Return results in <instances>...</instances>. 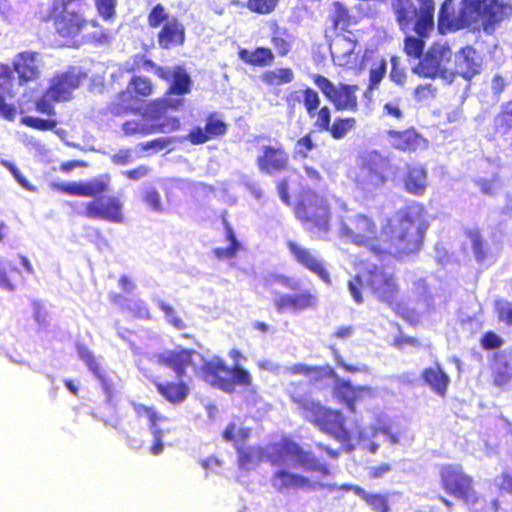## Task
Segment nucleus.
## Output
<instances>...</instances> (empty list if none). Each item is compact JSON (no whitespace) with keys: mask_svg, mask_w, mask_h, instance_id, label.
<instances>
[{"mask_svg":"<svg viewBox=\"0 0 512 512\" xmlns=\"http://www.w3.org/2000/svg\"><path fill=\"white\" fill-rule=\"evenodd\" d=\"M427 227L422 208L411 206L396 213L382 228L381 239L384 246L375 244L377 225L364 214H356L343 220L340 236L357 246L370 248L376 255L388 252L395 257H402L420 249Z\"/></svg>","mask_w":512,"mask_h":512,"instance_id":"nucleus-1","label":"nucleus"},{"mask_svg":"<svg viewBox=\"0 0 512 512\" xmlns=\"http://www.w3.org/2000/svg\"><path fill=\"white\" fill-rule=\"evenodd\" d=\"M147 359L159 366L171 369L178 377L185 375V369L191 367L194 372L202 370L205 380L225 392L234 391L235 385L251 384L250 373L239 365L228 368L220 359L206 361L204 357L188 349L165 350L149 353Z\"/></svg>","mask_w":512,"mask_h":512,"instance_id":"nucleus-2","label":"nucleus"},{"mask_svg":"<svg viewBox=\"0 0 512 512\" xmlns=\"http://www.w3.org/2000/svg\"><path fill=\"white\" fill-rule=\"evenodd\" d=\"M299 403L304 418L341 442L347 452L353 451L356 445H359L371 453H376L380 442L388 441L391 444L398 442V437L388 429L375 426L359 428L357 436H354L345 428L344 417L340 412L326 408L310 399H303Z\"/></svg>","mask_w":512,"mask_h":512,"instance_id":"nucleus-3","label":"nucleus"},{"mask_svg":"<svg viewBox=\"0 0 512 512\" xmlns=\"http://www.w3.org/2000/svg\"><path fill=\"white\" fill-rule=\"evenodd\" d=\"M348 290L358 304L363 302L362 290L368 291L380 302L392 304L398 295L399 286L392 271L382 265L365 263L349 280Z\"/></svg>","mask_w":512,"mask_h":512,"instance_id":"nucleus-4","label":"nucleus"},{"mask_svg":"<svg viewBox=\"0 0 512 512\" xmlns=\"http://www.w3.org/2000/svg\"><path fill=\"white\" fill-rule=\"evenodd\" d=\"M393 0L392 8L397 23L404 33L414 31L418 36L426 37L434 28L435 4L433 0Z\"/></svg>","mask_w":512,"mask_h":512,"instance_id":"nucleus-5","label":"nucleus"},{"mask_svg":"<svg viewBox=\"0 0 512 512\" xmlns=\"http://www.w3.org/2000/svg\"><path fill=\"white\" fill-rule=\"evenodd\" d=\"M271 462L280 467L288 466L323 475L329 474V468L325 463H321L313 453L303 450L299 444L289 439H284L274 446Z\"/></svg>","mask_w":512,"mask_h":512,"instance_id":"nucleus-6","label":"nucleus"},{"mask_svg":"<svg viewBox=\"0 0 512 512\" xmlns=\"http://www.w3.org/2000/svg\"><path fill=\"white\" fill-rule=\"evenodd\" d=\"M451 57L452 51L446 43H435L412 66V72L420 77L441 78L446 83H452L454 73L445 66Z\"/></svg>","mask_w":512,"mask_h":512,"instance_id":"nucleus-7","label":"nucleus"},{"mask_svg":"<svg viewBox=\"0 0 512 512\" xmlns=\"http://www.w3.org/2000/svg\"><path fill=\"white\" fill-rule=\"evenodd\" d=\"M387 167V159L377 151L363 152L357 162L356 185L364 192H373L385 183Z\"/></svg>","mask_w":512,"mask_h":512,"instance_id":"nucleus-8","label":"nucleus"},{"mask_svg":"<svg viewBox=\"0 0 512 512\" xmlns=\"http://www.w3.org/2000/svg\"><path fill=\"white\" fill-rule=\"evenodd\" d=\"M295 213L305 229L318 237H323L329 231V209L322 197L312 194L307 199H303Z\"/></svg>","mask_w":512,"mask_h":512,"instance_id":"nucleus-9","label":"nucleus"},{"mask_svg":"<svg viewBox=\"0 0 512 512\" xmlns=\"http://www.w3.org/2000/svg\"><path fill=\"white\" fill-rule=\"evenodd\" d=\"M314 83L335 106L336 110L357 111L358 102L355 95L357 86L342 83L337 86L322 75H315Z\"/></svg>","mask_w":512,"mask_h":512,"instance_id":"nucleus-10","label":"nucleus"},{"mask_svg":"<svg viewBox=\"0 0 512 512\" xmlns=\"http://www.w3.org/2000/svg\"><path fill=\"white\" fill-rule=\"evenodd\" d=\"M144 68L152 70L159 78L169 82L170 94L182 96L191 90L192 80L183 66H158L152 60H145Z\"/></svg>","mask_w":512,"mask_h":512,"instance_id":"nucleus-11","label":"nucleus"},{"mask_svg":"<svg viewBox=\"0 0 512 512\" xmlns=\"http://www.w3.org/2000/svg\"><path fill=\"white\" fill-rule=\"evenodd\" d=\"M443 485L447 492L464 500L467 504L477 503L475 492L472 488V479L464 474L459 466H446L441 471Z\"/></svg>","mask_w":512,"mask_h":512,"instance_id":"nucleus-12","label":"nucleus"},{"mask_svg":"<svg viewBox=\"0 0 512 512\" xmlns=\"http://www.w3.org/2000/svg\"><path fill=\"white\" fill-rule=\"evenodd\" d=\"M132 406L139 418H144L148 421L149 430L153 436L151 453L156 456L160 455L164 450L163 438L170 432L168 418L158 414L152 407L134 402Z\"/></svg>","mask_w":512,"mask_h":512,"instance_id":"nucleus-13","label":"nucleus"},{"mask_svg":"<svg viewBox=\"0 0 512 512\" xmlns=\"http://www.w3.org/2000/svg\"><path fill=\"white\" fill-rule=\"evenodd\" d=\"M482 57L471 46H466L460 49L455 55V74L460 75L465 80V86L462 94L460 95V103H464L468 97L470 89L469 81L481 72Z\"/></svg>","mask_w":512,"mask_h":512,"instance_id":"nucleus-14","label":"nucleus"},{"mask_svg":"<svg viewBox=\"0 0 512 512\" xmlns=\"http://www.w3.org/2000/svg\"><path fill=\"white\" fill-rule=\"evenodd\" d=\"M84 76L85 74L77 67H72L64 73L55 75L47 89L48 97H52L54 102L69 100L72 92L79 87Z\"/></svg>","mask_w":512,"mask_h":512,"instance_id":"nucleus-15","label":"nucleus"},{"mask_svg":"<svg viewBox=\"0 0 512 512\" xmlns=\"http://www.w3.org/2000/svg\"><path fill=\"white\" fill-rule=\"evenodd\" d=\"M86 216L92 219L120 223L123 221L122 203L114 196L100 197L87 204Z\"/></svg>","mask_w":512,"mask_h":512,"instance_id":"nucleus-16","label":"nucleus"},{"mask_svg":"<svg viewBox=\"0 0 512 512\" xmlns=\"http://www.w3.org/2000/svg\"><path fill=\"white\" fill-rule=\"evenodd\" d=\"M287 247L297 263L316 274L325 283L330 282V276L322 260L311 250L289 240Z\"/></svg>","mask_w":512,"mask_h":512,"instance_id":"nucleus-17","label":"nucleus"},{"mask_svg":"<svg viewBox=\"0 0 512 512\" xmlns=\"http://www.w3.org/2000/svg\"><path fill=\"white\" fill-rule=\"evenodd\" d=\"M77 353L88 369L99 380L101 388L105 394V401L111 404L114 395V383L112 377L101 368L93 353L87 347L78 344Z\"/></svg>","mask_w":512,"mask_h":512,"instance_id":"nucleus-18","label":"nucleus"},{"mask_svg":"<svg viewBox=\"0 0 512 512\" xmlns=\"http://www.w3.org/2000/svg\"><path fill=\"white\" fill-rule=\"evenodd\" d=\"M180 127V121L177 118L168 120L167 122L156 123L149 119L141 118L137 120L126 121L122 130L126 135H149L158 132L175 131Z\"/></svg>","mask_w":512,"mask_h":512,"instance_id":"nucleus-19","label":"nucleus"},{"mask_svg":"<svg viewBox=\"0 0 512 512\" xmlns=\"http://www.w3.org/2000/svg\"><path fill=\"white\" fill-rule=\"evenodd\" d=\"M227 124L218 113L210 114L206 119L205 127L197 126L193 128L187 136V139L194 145L203 144L211 139L225 135Z\"/></svg>","mask_w":512,"mask_h":512,"instance_id":"nucleus-20","label":"nucleus"},{"mask_svg":"<svg viewBox=\"0 0 512 512\" xmlns=\"http://www.w3.org/2000/svg\"><path fill=\"white\" fill-rule=\"evenodd\" d=\"M273 303L279 313L286 311L298 312L313 307L316 303V298L308 291L296 294L274 292Z\"/></svg>","mask_w":512,"mask_h":512,"instance_id":"nucleus-21","label":"nucleus"},{"mask_svg":"<svg viewBox=\"0 0 512 512\" xmlns=\"http://www.w3.org/2000/svg\"><path fill=\"white\" fill-rule=\"evenodd\" d=\"M289 156L282 147L264 146L263 154L257 157L260 171L273 174L284 170L288 165Z\"/></svg>","mask_w":512,"mask_h":512,"instance_id":"nucleus-22","label":"nucleus"},{"mask_svg":"<svg viewBox=\"0 0 512 512\" xmlns=\"http://www.w3.org/2000/svg\"><path fill=\"white\" fill-rule=\"evenodd\" d=\"M40 64L39 55L29 51L19 53L13 60L14 71L21 83L37 79L40 75Z\"/></svg>","mask_w":512,"mask_h":512,"instance_id":"nucleus-23","label":"nucleus"},{"mask_svg":"<svg viewBox=\"0 0 512 512\" xmlns=\"http://www.w3.org/2000/svg\"><path fill=\"white\" fill-rule=\"evenodd\" d=\"M512 14V6L503 0H485V11L483 12V29L490 33L494 31L495 25Z\"/></svg>","mask_w":512,"mask_h":512,"instance_id":"nucleus-24","label":"nucleus"},{"mask_svg":"<svg viewBox=\"0 0 512 512\" xmlns=\"http://www.w3.org/2000/svg\"><path fill=\"white\" fill-rule=\"evenodd\" d=\"M185 41V29L176 18L166 21L158 33V44L162 49H171Z\"/></svg>","mask_w":512,"mask_h":512,"instance_id":"nucleus-25","label":"nucleus"},{"mask_svg":"<svg viewBox=\"0 0 512 512\" xmlns=\"http://www.w3.org/2000/svg\"><path fill=\"white\" fill-rule=\"evenodd\" d=\"M485 11V0H462L458 14V27L465 28L481 21L483 23V12Z\"/></svg>","mask_w":512,"mask_h":512,"instance_id":"nucleus-26","label":"nucleus"},{"mask_svg":"<svg viewBox=\"0 0 512 512\" xmlns=\"http://www.w3.org/2000/svg\"><path fill=\"white\" fill-rule=\"evenodd\" d=\"M63 13L56 19L55 26L57 32L63 37L76 36L82 29L84 20L82 16L75 12H68L64 3Z\"/></svg>","mask_w":512,"mask_h":512,"instance_id":"nucleus-27","label":"nucleus"},{"mask_svg":"<svg viewBox=\"0 0 512 512\" xmlns=\"http://www.w3.org/2000/svg\"><path fill=\"white\" fill-rule=\"evenodd\" d=\"M175 375H177L175 373ZM186 374L184 375V377ZM179 382H166V383H155L157 391L161 394L167 401L177 404L182 403L186 400L189 394L188 385L182 380V377H178Z\"/></svg>","mask_w":512,"mask_h":512,"instance_id":"nucleus-28","label":"nucleus"},{"mask_svg":"<svg viewBox=\"0 0 512 512\" xmlns=\"http://www.w3.org/2000/svg\"><path fill=\"white\" fill-rule=\"evenodd\" d=\"M407 192L416 196L423 195L427 187V172L421 165L408 166L404 178Z\"/></svg>","mask_w":512,"mask_h":512,"instance_id":"nucleus-29","label":"nucleus"},{"mask_svg":"<svg viewBox=\"0 0 512 512\" xmlns=\"http://www.w3.org/2000/svg\"><path fill=\"white\" fill-rule=\"evenodd\" d=\"M422 379L437 395L444 396L446 394L450 378L439 364L424 369Z\"/></svg>","mask_w":512,"mask_h":512,"instance_id":"nucleus-30","label":"nucleus"},{"mask_svg":"<svg viewBox=\"0 0 512 512\" xmlns=\"http://www.w3.org/2000/svg\"><path fill=\"white\" fill-rule=\"evenodd\" d=\"M388 135L391 145L402 151H415L423 140L415 130H405L403 132L390 130Z\"/></svg>","mask_w":512,"mask_h":512,"instance_id":"nucleus-31","label":"nucleus"},{"mask_svg":"<svg viewBox=\"0 0 512 512\" xmlns=\"http://www.w3.org/2000/svg\"><path fill=\"white\" fill-rule=\"evenodd\" d=\"M309 479L299 474L289 472L285 469L277 470L272 479V485L279 491L288 488H301L307 485Z\"/></svg>","mask_w":512,"mask_h":512,"instance_id":"nucleus-32","label":"nucleus"},{"mask_svg":"<svg viewBox=\"0 0 512 512\" xmlns=\"http://www.w3.org/2000/svg\"><path fill=\"white\" fill-rule=\"evenodd\" d=\"M361 391V388L353 387L349 381H345L339 377H336L334 394L341 402L347 406L351 412L355 411V402Z\"/></svg>","mask_w":512,"mask_h":512,"instance_id":"nucleus-33","label":"nucleus"},{"mask_svg":"<svg viewBox=\"0 0 512 512\" xmlns=\"http://www.w3.org/2000/svg\"><path fill=\"white\" fill-rule=\"evenodd\" d=\"M438 29L441 33L446 30H458V16H455V4L453 0H445L438 13Z\"/></svg>","mask_w":512,"mask_h":512,"instance_id":"nucleus-34","label":"nucleus"},{"mask_svg":"<svg viewBox=\"0 0 512 512\" xmlns=\"http://www.w3.org/2000/svg\"><path fill=\"white\" fill-rule=\"evenodd\" d=\"M238 465L243 470L255 468L263 458V449L255 446H236Z\"/></svg>","mask_w":512,"mask_h":512,"instance_id":"nucleus-35","label":"nucleus"},{"mask_svg":"<svg viewBox=\"0 0 512 512\" xmlns=\"http://www.w3.org/2000/svg\"><path fill=\"white\" fill-rule=\"evenodd\" d=\"M494 383L498 387L507 385L512 379V364L507 355L498 353L493 366Z\"/></svg>","mask_w":512,"mask_h":512,"instance_id":"nucleus-36","label":"nucleus"},{"mask_svg":"<svg viewBox=\"0 0 512 512\" xmlns=\"http://www.w3.org/2000/svg\"><path fill=\"white\" fill-rule=\"evenodd\" d=\"M239 58L247 64L254 66H267L273 62L274 55L271 49L258 47L254 51L241 49L239 51Z\"/></svg>","mask_w":512,"mask_h":512,"instance_id":"nucleus-37","label":"nucleus"},{"mask_svg":"<svg viewBox=\"0 0 512 512\" xmlns=\"http://www.w3.org/2000/svg\"><path fill=\"white\" fill-rule=\"evenodd\" d=\"M261 80L270 86L283 85L294 80V73L290 68H279L265 71L261 75Z\"/></svg>","mask_w":512,"mask_h":512,"instance_id":"nucleus-38","label":"nucleus"},{"mask_svg":"<svg viewBox=\"0 0 512 512\" xmlns=\"http://www.w3.org/2000/svg\"><path fill=\"white\" fill-rule=\"evenodd\" d=\"M468 237L471 242L474 257L478 262H483L489 249L488 243L483 239L477 230L469 231Z\"/></svg>","mask_w":512,"mask_h":512,"instance_id":"nucleus-39","label":"nucleus"},{"mask_svg":"<svg viewBox=\"0 0 512 512\" xmlns=\"http://www.w3.org/2000/svg\"><path fill=\"white\" fill-rule=\"evenodd\" d=\"M227 238L230 242L227 247H218L213 249V254L220 260H229L235 257L238 250L240 249V243L238 242L232 229H228Z\"/></svg>","mask_w":512,"mask_h":512,"instance_id":"nucleus-40","label":"nucleus"},{"mask_svg":"<svg viewBox=\"0 0 512 512\" xmlns=\"http://www.w3.org/2000/svg\"><path fill=\"white\" fill-rule=\"evenodd\" d=\"M356 125L355 118H337L334 120L330 129L331 136L334 139L344 138Z\"/></svg>","mask_w":512,"mask_h":512,"instance_id":"nucleus-41","label":"nucleus"},{"mask_svg":"<svg viewBox=\"0 0 512 512\" xmlns=\"http://www.w3.org/2000/svg\"><path fill=\"white\" fill-rule=\"evenodd\" d=\"M412 290L426 308H431L434 305L433 295L424 278H419L414 281Z\"/></svg>","mask_w":512,"mask_h":512,"instance_id":"nucleus-42","label":"nucleus"},{"mask_svg":"<svg viewBox=\"0 0 512 512\" xmlns=\"http://www.w3.org/2000/svg\"><path fill=\"white\" fill-rule=\"evenodd\" d=\"M183 101L182 98L157 100L149 107V113L155 118L160 117L168 108L178 109L183 104Z\"/></svg>","mask_w":512,"mask_h":512,"instance_id":"nucleus-43","label":"nucleus"},{"mask_svg":"<svg viewBox=\"0 0 512 512\" xmlns=\"http://www.w3.org/2000/svg\"><path fill=\"white\" fill-rule=\"evenodd\" d=\"M421 36L407 35L404 40V51L408 56L419 59L423 55L425 42Z\"/></svg>","mask_w":512,"mask_h":512,"instance_id":"nucleus-44","label":"nucleus"},{"mask_svg":"<svg viewBox=\"0 0 512 512\" xmlns=\"http://www.w3.org/2000/svg\"><path fill=\"white\" fill-rule=\"evenodd\" d=\"M355 44L350 41L349 39L345 37H341L336 39L331 45H330V51L332 54V57L335 59L339 55H342L343 57L350 58V56L354 52Z\"/></svg>","mask_w":512,"mask_h":512,"instance_id":"nucleus-45","label":"nucleus"},{"mask_svg":"<svg viewBox=\"0 0 512 512\" xmlns=\"http://www.w3.org/2000/svg\"><path fill=\"white\" fill-rule=\"evenodd\" d=\"M21 123L41 131L52 130L56 127L57 122L53 119H42L34 116H24L21 119Z\"/></svg>","mask_w":512,"mask_h":512,"instance_id":"nucleus-46","label":"nucleus"},{"mask_svg":"<svg viewBox=\"0 0 512 512\" xmlns=\"http://www.w3.org/2000/svg\"><path fill=\"white\" fill-rule=\"evenodd\" d=\"M84 196L95 197L108 189V182L104 178L83 182Z\"/></svg>","mask_w":512,"mask_h":512,"instance_id":"nucleus-47","label":"nucleus"},{"mask_svg":"<svg viewBox=\"0 0 512 512\" xmlns=\"http://www.w3.org/2000/svg\"><path fill=\"white\" fill-rule=\"evenodd\" d=\"M157 306L164 312L166 320L178 330H182L186 327L185 323L181 318L176 315L175 310L169 304L158 299Z\"/></svg>","mask_w":512,"mask_h":512,"instance_id":"nucleus-48","label":"nucleus"},{"mask_svg":"<svg viewBox=\"0 0 512 512\" xmlns=\"http://www.w3.org/2000/svg\"><path fill=\"white\" fill-rule=\"evenodd\" d=\"M303 103L308 114L313 117L316 114V110L320 105V99L318 93L312 88H306L303 91Z\"/></svg>","mask_w":512,"mask_h":512,"instance_id":"nucleus-49","label":"nucleus"},{"mask_svg":"<svg viewBox=\"0 0 512 512\" xmlns=\"http://www.w3.org/2000/svg\"><path fill=\"white\" fill-rule=\"evenodd\" d=\"M387 64L385 60H381L376 66L370 69L369 74V90L378 88L380 82L386 74Z\"/></svg>","mask_w":512,"mask_h":512,"instance_id":"nucleus-50","label":"nucleus"},{"mask_svg":"<svg viewBox=\"0 0 512 512\" xmlns=\"http://www.w3.org/2000/svg\"><path fill=\"white\" fill-rule=\"evenodd\" d=\"M365 502L376 512H390L388 499L382 494H368Z\"/></svg>","mask_w":512,"mask_h":512,"instance_id":"nucleus-51","label":"nucleus"},{"mask_svg":"<svg viewBox=\"0 0 512 512\" xmlns=\"http://www.w3.org/2000/svg\"><path fill=\"white\" fill-rule=\"evenodd\" d=\"M99 15L104 20H111L116 14L117 0H96Z\"/></svg>","mask_w":512,"mask_h":512,"instance_id":"nucleus-52","label":"nucleus"},{"mask_svg":"<svg viewBox=\"0 0 512 512\" xmlns=\"http://www.w3.org/2000/svg\"><path fill=\"white\" fill-rule=\"evenodd\" d=\"M129 87L141 96H148L152 91L151 81L141 76L133 77L129 83Z\"/></svg>","mask_w":512,"mask_h":512,"instance_id":"nucleus-53","label":"nucleus"},{"mask_svg":"<svg viewBox=\"0 0 512 512\" xmlns=\"http://www.w3.org/2000/svg\"><path fill=\"white\" fill-rule=\"evenodd\" d=\"M278 0H248V8L259 14H268L274 10Z\"/></svg>","mask_w":512,"mask_h":512,"instance_id":"nucleus-54","label":"nucleus"},{"mask_svg":"<svg viewBox=\"0 0 512 512\" xmlns=\"http://www.w3.org/2000/svg\"><path fill=\"white\" fill-rule=\"evenodd\" d=\"M168 20V14L165 12V8L162 4L155 5L148 16L149 25L153 28L159 27Z\"/></svg>","mask_w":512,"mask_h":512,"instance_id":"nucleus-55","label":"nucleus"},{"mask_svg":"<svg viewBox=\"0 0 512 512\" xmlns=\"http://www.w3.org/2000/svg\"><path fill=\"white\" fill-rule=\"evenodd\" d=\"M0 164L11 172V174L18 182V184L21 185L24 189L29 191L35 190V188L32 185H30L28 180L21 174L19 169L12 162L5 159H1Z\"/></svg>","mask_w":512,"mask_h":512,"instance_id":"nucleus-56","label":"nucleus"},{"mask_svg":"<svg viewBox=\"0 0 512 512\" xmlns=\"http://www.w3.org/2000/svg\"><path fill=\"white\" fill-rule=\"evenodd\" d=\"M315 147L314 142L312 141L311 135L307 134L301 137L295 145L294 153L295 156H300L302 158H306L308 153L312 151Z\"/></svg>","mask_w":512,"mask_h":512,"instance_id":"nucleus-57","label":"nucleus"},{"mask_svg":"<svg viewBox=\"0 0 512 512\" xmlns=\"http://www.w3.org/2000/svg\"><path fill=\"white\" fill-rule=\"evenodd\" d=\"M143 200L153 211L159 212L162 210L161 197L155 188H148Z\"/></svg>","mask_w":512,"mask_h":512,"instance_id":"nucleus-58","label":"nucleus"},{"mask_svg":"<svg viewBox=\"0 0 512 512\" xmlns=\"http://www.w3.org/2000/svg\"><path fill=\"white\" fill-rule=\"evenodd\" d=\"M496 310L499 319L504 321L507 325H512V303L501 300L496 302Z\"/></svg>","mask_w":512,"mask_h":512,"instance_id":"nucleus-59","label":"nucleus"},{"mask_svg":"<svg viewBox=\"0 0 512 512\" xmlns=\"http://www.w3.org/2000/svg\"><path fill=\"white\" fill-rule=\"evenodd\" d=\"M436 91H437L436 87L433 86L432 84L428 83V84L417 86L414 90L413 96H414L415 101L422 102V101L428 99L429 97H434L436 94Z\"/></svg>","mask_w":512,"mask_h":512,"instance_id":"nucleus-60","label":"nucleus"},{"mask_svg":"<svg viewBox=\"0 0 512 512\" xmlns=\"http://www.w3.org/2000/svg\"><path fill=\"white\" fill-rule=\"evenodd\" d=\"M284 374H296V375H311L312 373L319 374L317 367H311L305 364H295L293 366H284Z\"/></svg>","mask_w":512,"mask_h":512,"instance_id":"nucleus-61","label":"nucleus"},{"mask_svg":"<svg viewBox=\"0 0 512 512\" xmlns=\"http://www.w3.org/2000/svg\"><path fill=\"white\" fill-rule=\"evenodd\" d=\"M391 66L390 79L397 85L402 86L405 83L406 73L403 69L399 68L398 58L392 57Z\"/></svg>","mask_w":512,"mask_h":512,"instance_id":"nucleus-62","label":"nucleus"},{"mask_svg":"<svg viewBox=\"0 0 512 512\" xmlns=\"http://www.w3.org/2000/svg\"><path fill=\"white\" fill-rule=\"evenodd\" d=\"M330 120V109L327 106H324L317 113V120L315 122V126L318 127L320 130L328 131L331 127Z\"/></svg>","mask_w":512,"mask_h":512,"instance_id":"nucleus-63","label":"nucleus"},{"mask_svg":"<svg viewBox=\"0 0 512 512\" xmlns=\"http://www.w3.org/2000/svg\"><path fill=\"white\" fill-rule=\"evenodd\" d=\"M483 348L493 350L499 348L503 344V340L494 332H487L481 339Z\"/></svg>","mask_w":512,"mask_h":512,"instance_id":"nucleus-64","label":"nucleus"}]
</instances>
